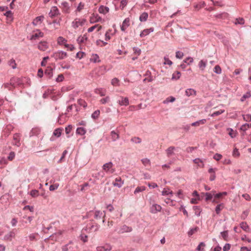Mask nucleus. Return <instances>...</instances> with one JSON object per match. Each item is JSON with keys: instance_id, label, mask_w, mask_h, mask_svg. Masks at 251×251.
Here are the masks:
<instances>
[{"instance_id": "nucleus-15", "label": "nucleus", "mask_w": 251, "mask_h": 251, "mask_svg": "<svg viewBox=\"0 0 251 251\" xmlns=\"http://www.w3.org/2000/svg\"><path fill=\"white\" fill-rule=\"evenodd\" d=\"M101 20V18L97 14H92L91 16L90 17V23H95L96 22H98L100 20Z\"/></svg>"}, {"instance_id": "nucleus-13", "label": "nucleus", "mask_w": 251, "mask_h": 251, "mask_svg": "<svg viewBox=\"0 0 251 251\" xmlns=\"http://www.w3.org/2000/svg\"><path fill=\"white\" fill-rule=\"evenodd\" d=\"M153 31V28L150 27L148 29H144L141 32H140V36L142 38L148 35H149L150 33L152 32Z\"/></svg>"}, {"instance_id": "nucleus-16", "label": "nucleus", "mask_w": 251, "mask_h": 251, "mask_svg": "<svg viewBox=\"0 0 251 251\" xmlns=\"http://www.w3.org/2000/svg\"><path fill=\"white\" fill-rule=\"evenodd\" d=\"M12 144L15 146H17V147H19L21 145V143H20V136L19 134H14L13 141H12Z\"/></svg>"}, {"instance_id": "nucleus-53", "label": "nucleus", "mask_w": 251, "mask_h": 251, "mask_svg": "<svg viewBox=\"0 0 251 251\" xmlns=\"http://www.w3.org/2000/svg\"><path fill=\"white\" fill-rule=\"evenodd\" d=\"M224 112V110H220L219 111H216V112L213 113L212 114H211V117L217 116H218V115L222 114Z\"/></svg>"}, {"instance_id": "nucleus-33", "label": "nucleus", "mask_w": 251, "mask_h": 251, "mask_svg": "<svg viewBox=\"0 0 251 251\" xmlns=\"http://www.w3.org/2000/svg\"><path fill=\"white\" fill-rule=\"evenodd\" d=\"M148 18V14L147 13L144 12L143 13L141 14L140 16V21L141 22H145L147 20Z\"/></svg>"}, {"instance_id": "nucleus-64", "label": "nucleus", "mask_w": 251, "mask_h": 251, "mask_svg": "<svg viewBox=\"0 0 251 251\" xmlns=\"http://www.w3.org/2000/svg\"><path fill=\"white\" fill-rule=\"evenodd\" d=\"M243 120L245 121H251V115L247 114L244 116H243Z\"/></svg>"}, {"instance_id": "nucleus-5", "label": "nucleus", "mask_w": 251, "mask_h": 251, "mask_svg": "<svg viewBox=\"0 0 251 251\" xmlns=\"http://www.w3.org/2000/svg\"><path fill=\"white\" fill-rule=\"evenodd\" d=\"M130 25V19L129 17H127L125 19L124 21H123L122 25H121L120 28L121 30L123 32H125L126 29L129 27Z\"/></svg>"}, {"instance_id": "nucleus-6", "label": "nucleus", "mask_w": 251, "mask_h": 251, "mask_svg": "<svg viewBox=\"0 0 251 251\" xmlns=\"http://www.w3.org/2000/svg\"><path fill=\"white\" fill-rule=\"evenodd\" d=\"M226 195H227V193L226 192L216 194V195H214V197H213V202L218 203L219 201L223 198V197Z\"/></svg>"}, {"instance_id": "nucleus-25", "label": "nucleus", "mask_w": 251, "mask_h": 251, "mask_svg": "<svg viewBox=\"0 0 251 251\" xmlns=\"http://www.w3.org/2000/svg\"><path fill=\"white\" fill-rule=\"evenodd\" d=\"M206 122V119H202L195 123H192L191 126H199L200 125H203L205 124Z\"/></svg>"}, {"instance_id": "nucleus-17", "label": "nucleus", "mask_w": 251, "mask_h": 251, "mask_svg": "<svg viewBox=\"0 0 251 251\" xmlns=\"http://www.w3.org/2000/svg\"><path fill=\"white\" fill-rule=\"evenodd\" d=\"M115 31H112L111 29H109L105 33V40L108 41L111 38V37L113 36Z\"/></svg>"}, {"instance_id": "nucleus-11", "label": "nucleus", "mask_w": 251, "mask_h": 251, "mask_svg": "<svg viewBox=\"0 0 251 251\" xmlns=\"http://www.w3.org/2000/svg\"><path fill=\"white\" fill-rule=\"evenodd\" d=\"M161 210V206L157 204H153L151 207V212L153 214H156Z\"/></svg>"}, {"instance_id": "nucleus-21", "label": "nucleus", "mask_w": 251, "mask_h": 251, "mask_svg": "<svg viewBox=\"0 0 251 251\" xmlns=\"http://www.w3.org/2000/svg\"><path fill=\"white\" fill-rule=\"evenodd\" d=\"M44 36V33L41 31L38 30L37 32L34 33L33 35L31 36V40H35L37 38L39 37H42Z\"/></svg>"}, {"instance_id": "nucleus-4", "label": "nucleus", "mask_w": 251, "mask_h": 251, "mask_svg": "<svg viewBox=\"0 0 251 251\" xmlns=\"http://www.w3.org/2000/svg\"><path fill=\"white\" fill-rule=\"evenodd\" d=\"M98 225L95 224L93 223H90V224L87 225L86 228L85 230L88 231L89 233L95 232L98 230Z\"/></svg>"}, {"instance_id": "nucleus-14", "label": "nucleus", "mask_w": 251, "mask_h": 251, "mask_svg": "<svg viewBox=\"0 0 251 251\" xmlns=\"http://www.w3.org/2000/svg\"><path fill=\"white\" fill-rule=\"evenodd\" d=\"M59 14V10L57 8V7L54 6L51 7L50 12L49 15L50 17V18H53L57 15H58Z\"/></svg>"}, {"instance_id": "nucleus-32", "label": "nucleus", "mask_w": 251, "mask_h": 251, "mask_svg": "<svg viewBox=\"0 0 251 251\" xmlns=\"http://www.w3.org/2000/svg\"><path fill=\"white\" fill-rule=\"evenodd\" d=\"M111 137L112 141L113 142L116 141L119 138V134L114 131H112L111 132Z\"/></svg>"}, {"instance_id": "nucleus-2", "label": "nucleus", "mask_w": 251, "mask_h": 251, "mask_svg": "<svg viewBox=\"0 0 251 251\" xmlns=\"http://www.w3.org/2000/svg\"><path fill=\"white\" fill-rule=\"evenodd\" d=\"M51 56L56 60H62L67 57V53L64 51H58L54 52Z\"/></svg>"}, {"instance_id": "nucleus-3", "label": "nucleus", "mask_w": 251, "mask_h": 251, "mask_svg": "<svg viewBox=\"0 0 251 251\" xmlns=\"http://www.w3.org/2000/svg\"><path fill=\"white\" fill-rule=\"evenodd\" d=\"M113 167V164L111 162H109L103 165L102 169L106 173L113 174L114 172V170L112 168Z\"/></svg>"}, {"instance_id": "nucleus-52", "label": "nucleus", "mask_w": 251, "mask_h": 251, "mask_svg": "<svg viewBox=\"0 0 251 251\" xmlns=\"http://www.w3.org/2000/svg\"><path fill=\"white\" fill-rule=\"evenodd\" d=\"M59 185L58 183H55L54 184L50 185L49 187V190L50 191H53L56 190L58 188Z\"/></svg>"}, {"instance_id": "nucleus-44", "label": "nucleus", "mask_w": 251, "mask_h": 251, "mask_svg": "<svg viewBox=\"0 0 251 251\" xmlns=\"http://www.w3.org/2000/svg\"><path fill=\"white\" fill-rule=\"evenodd\" d=\"M30 195L33 198H36L39 196V191L36 190H33L30 191Z\"/></svg>"}, {"instance_id": "nucleus-51", "label": "nucleus", "mask_w": 251, "mask_h": 251, "mask_svg": "<svg viewBox=\"0 0 251 251\" xmlns=\"http://www.w3.org/2000/svg\"><path fill=\"white\" fill-rule=\"evenodd\" d=\"M213 71H214L215 73L217 74H220L221 73V69L220 66H219L218 65H217L216 66H215Z\"/></svg>"}, {"instance_id": "nucleus-30", "label": "nucleus", "mask_w": 251, "mask_h": 251, "mask_svg": "<svg viewBox=\"0 0 251 251\" xmlns=\"http://www.w3.org/2000/svg\"><path fill=\"white\" fill-rule=\"evenodd\" d=\"M111 250V247L107 246L106 247H98L96 248L97 251H110Z\"/></svg>"}, {"instance_id": "nucleus-42", "label": "nucleus", "mask_w": 251, "mask_h": 251, "mask_svg": "<svg viewBox=\"0 0 251 251\" xmlns=\"http://www.w3.org/2000/svg\"><path fill=\"white\" fill-rule=\"evenodd\" d=\"M85 4H84L82 2H80L79 5H78L77 7H76L75 12H80L82 9L84 8V6Z\"/></svg>"}, {"instance_id": "nucleus-10", "label": "nucleus", "mask_w": 251, "mask_h": 251, "mask_svg": "<svg viewBox=\"0 0 251 251\" xmlns=\"http://www.w3.org/2000/svg\"><path fill=\"white\" fill-rule=\"evenodd\" d=\"M44 16H40L35 18V19L33 20V22H32V24H33V25H39L41 24V23H42V22L44 21Z\"/></svg>"}, {"instance_id": "nucleus-22", "label": "nucleus", "mask_w": 251, "mask_h": 251, "mask_svg": "<svg viewBox=\"0 0 251 251\" xmlns=\"http://www.w3.org/2000/svg\"><path fill=\"white\" fill-rule=\"evenodd\" d=\"M176 150V148L173 146H171L166 150V154L168 157H171L174 154V151Z\"/></svg>"}, {"instance_id": "nucleus-28", "label": "nucleus", "mask_w": 251, "mask_h": 251, "mask_svg": "<svg viewBox=\"0 0 251 251\" xmlns=\"http://www.w3.org/2000/svg\"><path fill=\"white\" fill-rule=\"evenodd\" d=\"M122 98V100H119V104L121 105H128V98L121 97Z\"/></svg>"}, {"instance_id": "nucleus-47", "label": "nucleus", "mask_w": 251, "mask_h": 251, "mask_svg": "<svg viewBox=\"0 0 251 251\" xmlns=\"http://www.w3.org/2000/svg\"><path fill=\"white\" fill-rule=\"evenodd\" d=\"M176 100V99H175L173 97H170L165 100L163 101V103L165 104L168 103L169 102H173Z\"/></svg>"}, {"instance_id": "nucleus-60", "label": "nucleus", "mask_w": 251, "mask_h": 251, "mask_svg": "<svg viewBox=\"0 0 251 251\" xmlns=\"http://www.w3.org/2000/svg\"><path fill=\"white\" fill-rule=\"evenodd\" d=\"M142 163L143 164L144 166H147L149 165H150V160L148 158H144L142 159Z\"/></svg>"}, {"instance_id": "nucleus-7", "label": "nucleus", "mask_w": 251, "mask_h": 251, "mask_svg": "<svg viewBox=\"0 0 251 251\" xmlns=\"http://www.w3.org/2000/svg\"><path fill=\"white\" fill-rule=\"evenodd\" d=\"M88 40V37H87V34H85L78 37L77 39H76V42H77V44L79 45H83L85 44Z\"/></svg>"}, {"instance_id": "nucleus-23", "label": "nucleus", "mask_w": 251, "mask_h": 251, "mask_svg": "<svg viewBox=\"0 0 251 251\" xmlns=\"http://www.w3.org/2000/svg\"><path fill=\"white\" fill-rule=\"evenodd\" d=\"M90 60L93 63H99L100 62L99 56L96 54H92L91 57H90Z\"/></svg>"}, {"instance_id": "nucleus-39", "label": "nucleus", "mask_w": 251, "mask_h": 251, "mask_svg": "<svg viewBox=\"0 0 251 251\" xmlns=\"http://www.w3.org/2000/svg\"><path fill=\"white\" fill-rule=\"evenodd\" d=\"M86 130L83 127H80L76 128V134L80 135H83L85 134Z\"/></svg>"}, {"instance_id": "nucleus-29", "label": "nucleus", "mask_w": 251, "mask_h": 251, "mask_svg": "<svg viewBox=\"0 0 251 251\" xmlns=\"http://www.w3.org/2000/svg\"><path fill=\"white\" fill-rule=\"evenodd\" d=\"M185 93H186V95L187 96V97L194 96L196 95V91L193 89H188L186 90Z\"/></svg>"}, {"instance_id": "nucleus-61", "label": "nucleus", "mask_w": 251, "mask_h": 251, "mask_svg": "<svg viewBox=\"0 0 251 251\" xmlns=\"http://www.w3.org/2000/svg\"><path fill=\"white\" fill-rule=\"evenodd\" d=\"M205 244L203 242L200 243V244L199 245L198 247H197V250L198 251H203V248L204 247Z\"/></svg>"}, {"instance_id": "nucleus-18", "label": "nucleus", "mask_w": 251, "mask_h": 251, "mask_svg": "<svg viewBox=\"0 0 251 251\" xmlns=\"http://www.w3.org/2000/svg\"><path fill=\"white\" fill-rule=\"evenodd\" d=\"M132 230L131 227H129L128 226L126 225H124L121 227L120 231H119V233H123L125 232H130Z\"/></svg>"}, {"instance_id": "nucleus-59", "label": "nucleus", "mask_w": 251, "mask_h": 251, "mask_svg": "<svg viewBox=\"0 0 251 251\" xmlns=\"http://www.w3.org/2000/svg\"><path fill=\"white\" fill-rule=\"evenodd\" d=\"M110 101V98L108 96H106V97L100 100V102L102 104H105L106 103Z\"/></svg>"}, {"instance_id": "nucleus-19", "label": "nucleus", "mask_w": 251, "mask_h": 251, "mask_svg": "<svg viewBox=\"0 0 251 251\" xmlns=\"http://www.w3.org/2000/svg\"><path fill=\"white\" fill-rule=\"evenodd\" d=\"M162 195L168 196L171 198L173 196V192L172 190H170L169 188H165L163 189V191H162Z\"/></svg>"}, {"instance_id": "nucleus-48", "label": "nucleus", "mask_w": 251, "mask_h": 251, "mask_svg": "<svg viewBox=\"0 0 251 251\" xmlns=\"http://www.w3.org/2000/svg\"><path fill=\"white\" fill-rule=\"evenodd\" d=\"M251 97V92H247L246 94H244L243 97H242L241 99H240V100L241 101H244V100H245V99L247 98H249Z\"/></svg>"}, {"instance_id": "nucleus-40", "label": "nucleus", "mask_w": 251, "mask_h": 251, "mask_svg": "<svg viewBox=\"0 0 251 251\" xmlns=\"http://www.w3.org/2000/svg\"><path fill=\"white\" fill-rule=\"evenodd\" d=\"M181 76V73L179 72H176L172 75V80H177Z\"/></svg>"}, {"instance_id": "nucleus-20", "label": "nucleus", "mask_w": 251, "mask_h": 251, "mask_svg": "<svg viewBox=\"0 0 251 251\" xmlns=\"http://www.w3.org/2000/svg\"><path fill=\"white\" fill-rule=\"evenodd\" d=\"M6 17L7 23H11L13 20L12 13L11 11H8L4 13Z\"/></svg>"}, {"instance_id": "nucleus-26", "label": "nucleus", "mask_w": 251, "mask_h": 251, "mask_svg": "<svg viewBox=\"0 0 251 251\" xmlns=\"http://www.w3.org/2000/svg\"><path fill=\"white\" fill-rule=\"evenodd\" d=\"M240 228H241L242 229H243V230H244V231L247 232H249V231H250L249 226L247 225V223H246V222L241 223L240 224Z\"/></svg>"}, {"instance_id": "nucleus-49", "label": "nucleus", "mask_w": 251, "mask_h": 251, "mask_svg": "<svg viewBox=\"0 0 251 251\" xmlns=\"http://www.w3.org/2000/svg\"><path fill=\"white\" fill-rule=\"evenodd\" d=\"M111 85L113 86H119V80L117 78H115L111 80Z\"/></svg>"}, {"instance_id": "nucleus-54", "label": "nucleus", "mask_w": 251, "mask_h": 251, "mask_svg": "<svg viewBox=\"0 0 251 251\" xmlns=\"http://www.w3.org/2000/svg\"><path fill=\"white\" fill-rule=\"evenodd\" d=\"M100 115V111L99 110H97L93 113V114H92V118L96 119L98 118V117Z\"/></svg>"}, {"instance_id": "nucleus-36", "label": "nucleus", "mask_w": 251, "mask_h": 251, "mask_svg": "<svg viewBox=\"0 0 251 251\" xmlns=\"http://www.w3.org/2000/svg\"><path fill=\"white\" fill-rule=\"evenodd\" d=\"M8 64L9 66L11 67V68L13 69H15L16 68V63L15 60L13 58H12L8 62Z\"/></svg>"}, {"instance_id": "nucleus-38", "label": "nucleus", "mask_w": 251, "mask_h": 251, "mask_svg": "<svg viewBox=\"0 0 251 251\" xmlns=\"http://www.w3.org/2000/svg\"><path fill=\"white\" fill-rule=\"evenodd\" d=\"M45 75L47 76L49 78H51L52 76V68L50 67H48L47 69H46L45 71Z\"/></svg>"}, {"instance_id": "nucleus-41", "label": "nucleus", "mask_w": 251, "mask_h": 251, "mask_svg": "<svg viewBox=\"0 0 251 251\" xmlns=\"http://www.w3.org/2000/svg\"><path fill=\"white\" fill-rule=\"evenodd\" d=\"M146 189V187L144 186H140V187H136V189H135L134 191V194H137L140 192H143Z\"/></svg>"}, {"instance_id": "nucleus-35", "label": "nucleus", "mask_w": 251, "mask_h": 251, "mask_svg": "<svg viewBox=\"0 0 251 251\" xmlns=\"http://www.w3.org/2000/svg\"><path fill=\"white\" fill-rule=\"evenodd\" d=\"M57 43L59 45H65L66 44V40L62 36L58 37L57 39Z\"/></svg>"}, {"instance_id": "nucleus-24", "label": "nucleus", "mask_w": 251, "mask_h": 251, "mask_svg": "<svg viewBox=\"0 0 251 251\" xmlns=\"http://www.w3.org/2000/svg\"><path fill=\"white\" fill-rule=\"evenodd\" d=\"M109 11V8L108 7L104 6H100L99 7V12L100 13L103 14H106Z\"/></svg>"}, {"instance_id": "nucleus-37", "label": "nucleus", "mask_w": 251, "mask_h": 251, "mask_svg": "<svg viewBox=\"0 0 251 251\" xmlns=\"http://www.w3.org/2000/svg\"><path fill=\"white\" fill-rule=\"evenodd\" d=\"M62 128H56L54 131V132H53V135H54V136H56L58 138L60 136L61 134H62Z\"/></svg>"}, {"instance_id": "nucleus-46", "label": "nucleus", "mask_w": 251, "mask_h": 251, "mask_svg": "<svg viewBox=\"0 0 251 251\" xmlns=\"http://www.w3.org/2000/svg\"><path fill=\"white\" fill-rule=\"evenodd\" d=\"M102 215V213L100 211H96L94 212V218L96 219H99L101 218Z\"/></svg>"}, {"instance_id": "nucleus-1", "label": "nucleus", "mask_w": 251, "mask_h": 251, "mask_svg": "<svg viewBox=\"0 0 251 251\" xmlns=\"http://www.w3.org/2000/svg\"><path fill=\"white\" fill-rule=\"evenodd\" d=\"M87 20L82 18H76L72 22V27L75 31H79L85 25Z\"/></svg>"}, {"instance_id": "nucleus-43", "label": "nucleus", "mask_w": 251, "mask_h": 251, "mask_svg": "<svg viewBox=\"0 0 251 251\" xmlns=\"http://www.w3.org/2000/svg\"><path fill=\"white\" fill-rule=\"evenodd\" d=\"M194 211H195V215L197 216H199L201 214V209L199 206H195L193 207Z\"/></svg>"}, {"instance_id": "nucleus-12", "label": "nucleus", "mask_w": 251, "mask_h": 251, "mask_svg": "<svg viewBox=\"0 0 251 251\" xmlns=\"http://www.w3.org/2000/svg\"><path fill=\"white\" fill-rule=\"evenodd\" d=\"M62 10L63 12L66 14H69L71 11V8H70L69 3L66 2L62 3Z\"/></svg>"}, {"instance_id": "nucleus-34", "label": "nucleus", "mask_w": 251, "mask_h": 251, "mask_svg": "<svg viewBox=\"0 0 251 251\" xmlns=\"http://www.w3.org/2000/svg\"><path fill=\"white\" fill-rule=\"evenodd\" d=\"M194 163L197 164L198 165V166L203 168L204 167V164L203 163L202 161L201 160L200 158H197L193 160Z\"/></svg>"}, {"instance_id": "nucleus-62", "label": "nucleus", "mask_w": 251, "mask_h": 251, "mask_svg": "<svg viewBox=\"0 0 251 251\" xmlns=\"http://www.w3.org/2000/svg\"><path fill=\"white\" fill-rule=\"evenodd\" d=\"M49 59L48 56H46L44 58H43V60H42V62H41V65H42V67H45L47 64V61H48Z\"/></svg>"}, {"instance_id": "nucleus-50", "label": "nucleus", "mask_w": 251, "mask_h": 251, "mask_svg": "<svg viewBox=\"0 0 251 251\" xmlns=\"http://www.w3.org/2000/svg\"><path fill=\"white\" fill-rule=\"evenodd\" d=\"M224 208V205L223 204H220L217 205L216 208V212L217 214H219L221 210Z\"/></svg>"}, {"instance_id": "nucleus-55", "label": "nucleus", "mask_w": 251, "mask_h": 251, "mask_svg": "<svg viewBox=\"0 0 251 251\" xmlns=\"http://www.w3.org/2000/svg\"><path fill=\"white\" fill-rule=\"evenodd\" d=\"M221 236H222V238H223V239H224V240L226 241L227 238V236H228L227 231H225L221 232Z\"/></svg>"}, {"instance_id": "nucleus-9", "label": "nucleus", "mask_w": 251, "mask_h": 251, "mask_svg": "<svg viewBox=\"0 0 251 251\" xmlns=\"http://www.w3.org/2000/svg\"><path fill=\"white\" fill-rule=\"evenodd\" d=\"M123 184H124V181L121 179V177L115 178V181L113 182V185L114 186L119 188L122 187Z\"/></svg>"}, {"instance_id": "nucleus-31", "label": "nucleus", "mask_w": 251, "mask_h": 251, "mask_svg": "<svg viewBox=\"0 0 251 251\" xmlns=\"http://www.w3.org/2000/svg\"><path fill=\"white\" fill-rule=\"evenodd\" d=\"M96 94L100 95L101 97H103L105 95V89L102 88L96 89L95 90Z\"/></svg>"}, {"instance_id": "nucleus-57", "label": "nucleus", "mask_w": 251, "mask_h": 251, "mask_svg": "<svg viewBox=\"0 0 251 251\" xmlns=\"http://www.w3.org/2000/svg\"><path fill=\"white\" fill-rule=\"evenodd\" d=\"M120 1V7L122 9H123L125 6H126V4L127 3V0H121Z\"/></svg>"}, {"instance_id": "nucleus-45", "label": "nucleus", "mask_w": 251, "mask_h": 251, "mask_svg": "<svg viewBox=\"0 0 251 251\" xmlns=\"http://www.w3.org/2000/svg\"><path fill=\"white\" fill-rule=\"evenodd\" d=\"M199 68L202 71H203L205 67H206V62L203 60L200 61L199 63Z\"/></svg>"}, {"instance_id": "nucleus-56", "label": "nucleus", "mask_w": 251, "mask_h": 251, "mask_svg": "<svg viewBox=\"0 0 251 251\" xmlns=\"http://www.w3.org/2000/svg\"><path fill=\"white\" fill-rule=\"evenodd\" d=\"M64 46H65V47L67 48V50L71 51H72L73 50H74L75 49V47L74 46H73L72 45H70V44H65L64 45Z\"/></svg>"}, {"instance_id": "nucleus-58", "label": "nucleus", "mask_w": 251, "mask_h": 251, "mask_svg": "<svg viewBox=\"0 0 251 251\" xmlns=\"http://www.w3.org/2000/svg\"><path fill=\"white\" fill-rule=\"evenodd\" d=\"M250 127H249V124H245L241 126H240V129L243 131H245L247 130Z\"/></svg>"}, {"instance_id": "nucleus-27", "label": "nucleus", "mask_w": 251, "mask_h": 251, "mask_svg": "<svg viewBox=\"0 0 251 251\" xmlns=\"http://www.w3.org/2000/svg\"><path fill=\"white\" fill-rule=\"evenodd\" d=\"M204 195H205L206 201H211L215 195V191H211L210 193H206Z\"/></svg>"}, {"instance_id": "nucleus-8", "label": "nucleus", "mask_w": 251, "mask_h": 251, "mask_svg": "<svg viewBox=\"0 0 251 251\" xmlns=\"http://www.w3.org/2000/svg\"><path fill=\"white\" fill-rule=\"evenodd\" d=\"M39 50L44 51L48 49V43L46 41H42L37 45Z\"/></svg>"}, {"instance_id": "nucleus-63", "label": "nucleus", "mask_w": 251, "mask_h": 251, "mask_svg": "<svg viewBox=\"0 0 251 251\" xmlns=\"http://www.w3.org/2000/svg\"><path fill=\"white\" fill-rule=\"evenodd\" d=\"M37 235L38 234L37 233H33L29 235V236H28V238H29L30 241L35 240L36 237H37Z\"/></svg>"}]
</instances>
